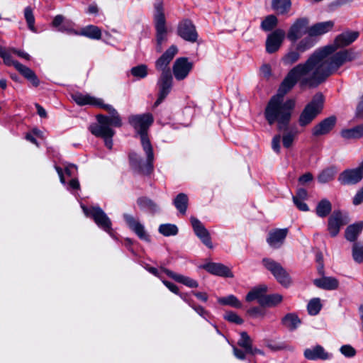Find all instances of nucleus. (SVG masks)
<instances>
[{
	"instance_id": "1",
	"label": "nucleus",
	"mask_w": 363,
	"mask_h": 363,
	"mask_svg": "<svg viewBox=\"0 0 363 363\" xmlns=\"http://www.w3.org/2000/svg\"><path fill=\"white\" fill-rule=\"evenodd\" d=\"M331 67L324 65V59L315 52L304 62L291 69L278 89V93L269 101L264 116L269 125L277 123L279 130H286L291 118L296 101L289 99L284 101V96L299 82L301 87H316L325 82L331 73Z\"/></svg>"
},
{
	"instance_id": "2",
	"label": "nucleus",
	"mask_w": 363,
	"mask_h": 363,
	"mask_svg": "<svg viewBox=\"0 0 363 363\" xmlns=\"http://www.w3.org/2000/svg\"><path fill=\"white\" fill-rule=\"evenodd\" d=\"M128 122L140 135L141 145L147 157L144 162L137 153L130 152L128 156L130 166L138 174L150 175L154 169L155 157L153 149L147 136V129L153 123V116L149 113L132 115L128 117Z\"/></svg>"
},
{
	"instance_id": "3",
	"label": "nucleus",
	"mask_w": 363,
	"mask_h": 363,
	"mask_svg": "<svg viewBox=\"0 0 363 363\" xmlns=\"http://www.w3.org/2000/svg\"><path fill=\"white\" fill-rule=\"evenodd\" d=\"M358 31L347 30L338 35L333 45H329L315 50L308 58H310L315 52H319L324 59V65L331 67V73L329 77L335 73L345 62H351L357 57V53L353 50H343L335 52L338 48L347 46L355 41L359 37Z\"/></svg>"
},
{
	"instance_id": "4",
	"label": "nucleus",
	"mask_w": 363,
	"mask_h": 363,
	"mask_svg": "<svg viewBox=\"0 0 363 363\" xmlns=\"http://www.w3.org/2000/svg\"><path fill=\"white\" fill-rule=\"evenodd\" d=\"M154 23L156 30V51L161 52L162 44L167 40V31L163 4L160 0H157L154 4Z\"/></svg>"
},
{
	"instance_id": "5",
	"label": "nucleus",
	"mask_w": 363,
	"mask_h": 363,
	"mask_svg": "<svg viewBox=\"0 0 363 363\" xmlns=\"http://www.w3.org/2000/svg\"><path fill=\"white\" fill-rule=\"evenodd\" d=\"M324 97L321 93L315 94L300 114L298 123L304 127L310 124L322 111Z\"/></svg>"
},
{
	"instance_id": "6",
	"label": "nucleus",
	"mask_w": 363,
	"mask_h": 363,
	"mask_svg": "<svg viewBox=\"0 0 363 363\" xmlns=\"http://www.w3.org/2000/svg\"><path fill=\"white\" fill-rule=\"evenodd\" d=\"M101 108L108 111L110 116H108L102 114L97 115L96 119L98 123H94V125L103 128H111V125L117 128L122 126V119L118 112L111 105L103 104Z\"/></svg>"
},
{
	"instance_id": "7",
	"label": "nucleus",
	"mask_w": 363,
	"mask_h": 363,
	"mask_svg": "<svg viewBox=\"0 0 363 363\" xmlns=\"http://www.w3.org/2000/svg\"><path fill=\"white\" fill-rule=\"evenodd\" d=\"M4 63L7 66H13L15 69L28 81H29L34 86H38L40 84V80L37 75L30 68L23 65L19 62L14 60L11 55L7 52L6 55L2 57Z\"/></svg>"
},
{
	"instance_id": "8",
	"label": "nucleus",
	"mask_w": 363,
	"mask_h": 363,
	"mask_svg": "<svg viewBox=\"0 0 363 363\" xmlns=\"http://www.w3.org/2000/svg\"><path fill=\"white\" fill-rule=\"evenodd\" d=\"M262 263L281 285L288 286L291 284L289 274L279 263L269 258L263 259Z\"/></svg>"
},
{
	"instance_id": "9",
	"label": "nucleus",
	"mask_w": 363,
	"mask_h": 363,
	"mask_svg": "<svg viewBox=\"0 0 363 363\" xmlns=\"http://www.w3.org/2000/svg\"><path fill=\"white\" fill-rule=\"evenodd\" d=\"M84 213L87 216L91 217L96 224L104 231L110 233L112 230V223L110 218L105 212L99 206L91 207L90 208H83Z\"/></svg>"
},
{
	"instance_id": "10",
	"label": "nucleus",
	"mask_w": 363,
	"mask_h": 363,
	"mask_svg": "<svg viewBox=\"0 0 363 363\" xmlns=\"http://www.w3.org/2000/svg\"><path fill=\"white\" fill-rule=\"evenodd\" d=\"M350 222L347 213L340 211H334L328 218V231L331 237L338 235L342 226Z\"/></svg>"
},
{
	"instance_id": "11",
	"label": "nucleus",
	"mask_w": 363,
	"mask_h": 363,
	"mask_svg": "<svg viewBox=\"0 0 363 363\" xmlns=\"http://www.w3.org/2000/svg\"><path fill=\"white\" fill-rule=\"evenodd\" d=\"M309 19L306 17L297 18L291 26L288 33L287 38L295 43L303 35L308 34Z\"/></svg>"
},
{
	"instance_id": "12",
	"label": "nucleus",
	"mask_w": 363,
	"mask_h": 363,
	"mask_svg": "<svg viewBox=\"0 0 363 363\" xmlns=\"http://www.w3.org/2000/svg\"><path fill=\"white\" fill-rule=\"evenodd\" d=\"M173 77L171 71L162 72L158 80L157 85L159 86L158 98L154 104V106H159L162 101L167 97L172 87Z\"/></svg>"
},
{
	"instance_id": "13",
	"label": "nucleus",
	"mask_w": 363,
	"mask_h": 363,
	"mask_svg": "<svg viewBox=\"0 0 363 363\" xmlns=\"http://www.w3.org/2000/svg\"><path fill=\"white\" fill-rule=\"evenodd\" d=\"M192 68L193 63L187 57H179L174 62L172 72L177 81H182L187 77Z\"/></svg>"
},
{
	"instance_id": "14",
	"label": "nucleus",
	"mask_w": 363,
	"mask_h": 363,
	"mask_svg": "<svg viewBox=\"0 0 363 363\" xmlns=\"http://www.w3.org/2000/svg\"><path fill=\"white\" fill-rule=\"evenodd\" d=\"M177 33L182 38L191 43H195L198 38L196 27L189 19H184L179 22Z\"/></svg>"
},
{
	"instance_id": "15",
	"label": "nucleus",
	"mask_w": 363,
	"mask_h": 363,
	"mask_svg": "<svg viewBox=\"0 0 363 363\" xmlns=\"http://www.w3.org/2000/svg\"><path fill=\"white\" fill-rule=\"evenodd\" d=\"M190 221L196 235L208 248H212L213 245L210 233L203 223L196 218L191 216Z\"/></svg>"
},
{
	"instance_id": "16",
	"label": "nucleus",
	"mask_w": 363,
	"mask_h": 363,
	"mask_svg": "<svg viewBox=\"0 0 363 363\" xmlns=\"http://www.w3.org/2000/svg\"><path fill=\"white\" fill-rule=\"evenodd\" d=\"M285 38V32L282 29H277L271 33L266 40V51L268 53L277 52L281 47Z\"/></svg>"
},
{
	"instance_id": "17",
	"label": "nucleus",
	"mask_w": 363,
	"mask_h": 363,
	"mask_svg": "<svg viewBox=\"0 0 363 363\" xmlns=\"http://www.w3.org/2000/svg\"><path fill=\"white\" fill-rule=\"evenodd\" d=\"M178 52L176 45L170 46L155 62V68L162 72L170 71L169 65Z\"/></svg>"
},
{
	"instance_id": "18",
	"label": "nucleus",
	"mask_w": 363,
	"mask_h": 363,
	"mask_svg": "<svg viewBox=\"0 0 363 363\" xmlns=\"http://www.w3.org/2000/svg\"><path fill=\"white\" fill-rule=\"evenodd\" d=\"M123 216L128 228L133 231L140 240L146 242L150 241V236L146 233L145 227L142 223L130 214L124 213Z\"/></svg>"
},
{
	"instance_id": "19",
	"label": "nucleus",
	"mask_w": 363,
	"mask_h": 363,
	"mask_svg": "<svg viewBox=\"0 0 363 363\" xmlns=\"http://www.w3.org/2000/svg\"><path fill=\"white\" fill-rule=\"evenodd\" d=\"M201 267L215 276L229 278L233 277L231 269L222 263L208 262L203 264Z\"/></svg>"
},
{
	"instance_id": "20",
	"label": "nucleus",
	"mask_w": 363,
	"mask_h": 363,
	"mask_svg": "<svg viewBox=\"0 0 363 363\" xmlns=\"http://www.w3.org/2000/svg\"><path fill=\"white\" fill-rule=\"evenodd\" d=\"M304 357L311 361L327 360L332 358V354L325 351L320 345L306 348L303 352Z\"/></svg>"
},
{
	"instance_id": "21",
	"label": "nucleus",
	"mask_w": 363,
	"mask_h": 363,
	"mask_svg": "<svg viewBox=\"0 0 363 363\" xmlns=\"http://www.w3.org/2000/svg\"><path fill=\"white\" fill-rule=\"evenodd\" d=\"M89 130L96 137L102 138L104 140L105 145L108 149L111 150L112 148V138L115 134V131L111 128H103L96 125H90Z\"/></svg>"
},
{
	"instance_id": "22",
	"label": "nucleus",
	"mask_w": 363,
	"mask_h": 363,
	"mask_svg": "<svg viewBox=\"0 0 363 363\" xmlns=\"http://www.w3.org/2000/svg\"><path fill=\"white\" fill-rule=\"evenodd\" d=\"M362 179L360 169L357 167L347 169L341 172L338 177V182L342 185H352L359 183Z\"/></svg>"
},
{
	"instance_id": "23",
	"label": "nucleus",
	"mask_w": 363,
	"mask_h": 363,
	"mask_svg": "<svg viewBox=\"0 0 363 363\" xmlns=\"http://www.w3.org/2000/svg\"><path fill=\"white\" fill-rule=\"evenodd\" d=\"M335 123V116H332L326 118L313 127L312 133L314 136H320L328 134L334 128Z\"/></svg>"
},
{
	"instance_id": "24",
	"label": "nucleus",
	"mask_w": 363,
	"mask_h": 363,
	"mask_svg": "<svg viewBox=\"0 0 363 363\" xmlns=\"http://www.w3.org/2000/svg\"><path fill=\"white\" fill-rule=\"evenodd\" d=\"M72 99L79 106L91 105L97 107L103 106L104 101L101 99L91 96L89 94H84L80 92L72 95Z\"/></svg>"
},
{
	"instance_id": "25",
	"label": "nucleus",
	"mask_w": 363,
	"mask_h": 363,
	"mask_svg": "<svg viewBox=\"0 0 363 363\" xmlns=\"http://www.w3.org/2000/svg\"><path fill=\"white\" fill-rule=\"evenodd\" d=\"M287 233V228L276 229L269 233L267 242L272 247L279 248L283 245Z\"/></svg>"
},
{
	"instance_id": "26",
	"label": "nucleus",
	"mask_w": 363,
	"mask_h": 363,
	"mask_svg": "<svg viewBox=\"0 0 363 363\" xmlns=\"http://www.w3.org/2000/svg\"><path fill=\"white\" fill-rule=\"evenodd\" d=\"M333 26L334 23L331 21L318 23L311 26H309L308 34L313 37V38L317 39L318 36L328 33L333 28Z\"/></svg>"
},
{
	"instance_id": "27",
	"label": "nucleus",
	"mask_w": 363,
	"mask_h": 363,
	"mask_svg": "<svg viewBox=\"0 0 363 363\" xmlns=\"http://www.w3.org/2000/svg\"><path fill=\"white\" fill-rule=\"evenodd\" d=\"M52 26L62 33H70L73 30L74 23L70 20L66 19L62 15H57L52 22Z\"/></svg>"
},
{
	"instance_id": "28",
	"label": "nucleus",
	"mask_w": 363,
	"mask_h": 363,
	"mask_svg": "<svg viewBox=\"0 0 363 363\" xmlns=\"http://www.w3.org/2000/svg\"><path fill=\"white\" fill-rule=\"evenodd\" d=\"M162 271L170 278H172L176 281L182 283L189 288H197L199 286L197 281L189 277L176 274L167 269H162Z\"/></svg>"
},
{
	"instance_id": "29",
	"label": "nucleus",
	"mask_w": 363,
	"mask_h": 363,
	"mask_svg": "<svg viewBox=\"0 0 363 363\" xmlns=\"http://www.w3.org/2000/svg\"><path fill=\"white\" fill-rule=\"evenodd\" d=\"M313 282L317 287L325 290H335L339 286V281L333 277H323L315 279Z\"/></svg>"
},
{
	"instance_id": "30",
	"label": "nucleus",
	"mask_w": 363,
	"mask_h": 363,
	"mask_svg": "<svg viewBox=\"0 0 363 363\" xmlns=\"http://www.w3.org/2000/svg\"><path fill=\"white\" fill-rule=\"evenodd\" d=\"M281 323L284 327L290 331H294L299 327L301 320L296 313H289L281 318Z\"/></svg>"
},
{
	"instance_id": "31",
	"label": "nucleus",
	"mask_w": 363,
	"mask_h": 363,
	"mask_svg": "<svg viewBox=\"0 0 363 363\" xmlns=\"http://www.w3.org/2000/svg\"><path fill=\"white\" fill-rule=\"evenodd\" d=\"M301 55L296 48H290L281 60L284 66L290 67L300 60Z\"/></svg>"
},
{
	"instance_id": "32",
	"label": "nucleus",
	"mask_w": 363,
	"mask_h": 363,
	"mask_svg": "<svg viewBox=\"0 0 363 363\" xmlns=\"http://www.w3.org/2000/svg\"><path fill=\"white\" fill-rule=\"evenodd\" d=\"M317 41L316 38H313L310 34H307L305 38L298 41L295 48L303 54L313 48Z\"/></svg>"
},
{
	"instance_id": "33",
	"label": "nucleus",
	"mask_w": 363,
	"mask_h": 363,
	"mask_svg": "<svg viewBox=\"0 0 363 363\" xmlns=\"http://www.w3.org/2000/svg\"><path fill=\"white\" fill-rule=\"evenodd\" d=\"M340 135L346 140L361 138L363 137V124L352 128L344 129L341 131Z\"/></svg>"
},
{
	"instance_id": "34",
	"label": "nucleus",
	"mask_w": 363,
	"mask_h": 363,
	"mask_svg": "<svg viewBox=\"0 0 363 363\" xmlns=\"http://www.w3.org/2000/svg\"><path fill=\"white\" fill-rule=\"evenodd\" d=\"M267 291L266 286H261L251 290L246 296V301L251 302L254 300H257L260 305V300L265 296V293Z\"/></svg>"
},
{
	"instance_id": "35",
	"label": "nucleus",
	"mask_w": 363,
	"mask_h": 363,
	"mask_svg": "<svg viewBox=\"0 0 363 363\" xmlns=\"http://www.w3.org/2000/svg\"><path fill=\"white\" fill-rule=\"evenodd\" d=\"M332 211V204L330 201L326 199L320 200L315 208V213L320 218H325Z\"/></svg>"
},
{
	"instance_id": "36",
	"label": "nucleus",
	"mask_w": 363,
	"mask_h": 363,
	"mask_svg": "<svg viewBox=\"0 0 363 363\" xmlns=\"http://www.w3.org/2000/svg\"><path fill=\"white\" fill-rule=\"evenodd\" d=\"M80 35L91 39L99 40L101 38V30L96 26L89 25L82 29Z\"/></svg>"
},
{
	"instance_id": "37",
	"label": "nucleus",
	"mask_w": 363,
	"mask_h": 363,
	"mask_svg": "<svg viewBox=\"0 0 363 363\" xmlns=\"http://www.w3.org/2000/svg\"><path fill=\"white\" fill-rule=\"evenodd\" d=\"M283 300V296L279 294H269L260 300V306L264 307H274L280 303Z\"/></svg>"
},
{
	"instance_id": "38",
	"label": "nucleus",
	"mask_w": 363,
	"mask_h": 363,
	"mask_svg": "<svg viewBox=\"0 0 363 363\" xmlns=\"http://www.w3.org/2000/svg\"><path fill=\"white\" fill-rule=\"evenodd\" d=\"M137 203L139 207L145 211L154 213L158 211V206L152 200L147 197L138 199Z\"/></svg>"
},
{
	"instance_id": "39",
	"label": "nucleus",
	"mask_w": 363,
	"mask_h": 363,
	"mask_svg": "<svg viewBox=\"0 0 363 363\" xmlns=\"http://www.w3.org/2000/svg\"><path fill=\"white\" fill-rule=\"evenodd\" d=\"M363 223H357L349 225L345 230V238L349 241H354L362 230Z\"/></svg>"
},
{
	"instance_id": "40",
	"label": "nucleus",
	"mask_w": 363,
	"mask_h": 363,
	"mask_svg": "<svg viewBox=\"0 0 363 363\" xmlns=\"http://www.w3.org/2000/svg\"><path fill=\"white\" fill-rule=\"evenodd\" d=\"M189 199L184 193L179 194L174 200V205L176 208L182 214H185L188 207Z\"/></svg>"
},
{
	"instance_id": "41",
	"label": "nucleus",
	"mask_w": 363,
	"mask_h": 363,
	"mask_svg": "<svg viewBox=\"0 0 363 363\" xmlns=\"http://www.w3.org/2000/svg\"><path fill=\"white\" fill-rule=\"evenodd\" d=\"M272 6L278 14H284L289 11L291 2V0H273Z\"/></svg>"
},
{
	"instance_id": "42",
	"label": "nucleus",
	"mask_w": 363,
	"mask_h": 363,
	"mask_svg": "<svg viewBox=\"0 0 363 363\" xmlns=\"http://www.w3.org/2000/svg\"><path fill=\"white\" fill-rule=\"evenodd\" d=\"M336 174L337 169L335 167H330L325 169L319 174L318 181L321 184L328 183L334 179Z\"/></svg>"
},
{
	"instance_id": "43",
	"label": "nucleus",
	"mask_w": 363,
	"mask_h": 363,
	"mask_svg": "<svg viewBox=\"0 0 363 363\" xmlns=\"http://www.w3.org/2000/svg\"><path fill=\"white\" fill-rule=\"evenodd\" d=\"M218 302L223 306H230L235 308H240L242 303L234 295H229L225 297L218 298Z\"/></svg>"
},
{
	"instance_id": "44",
	"label": "nucleus",
	"mask_w": 363,
	"mask_h": 363,
	"mask_svg": "<svg viewBox=\"0 0 363 363\" xmlns=\"http://www.w3.org/2000/svg\"><path fill=\"white\" fill-rule=\"evenodd\" d=\"M158 231L164 236L176 235L178 233V228L174 224L166 223L159 226Z\"/></svg>"
},
{
	"instance_id": "45",
	"label": "nucleus",
	"mask_w": 363,
	"mask_h": 363,
	"mask_svg": "<svg viewBox=\"0 0 363 363\" xmlns=\"http://www.w3.org/2000/svg\"><path fill=\"white\" fill-rule=\"evenodd\" d=\"M238 345L243 348L247 353L249 350H251L252 340L247 332L243 331L240 333V337L238 341Z\"/></svg>"
},
{
	"instance_id": "46",
	"label": "nucleus",
	"mask_w": 363,
	"mask_h": 363,
	"mask_svg": "<svg viewBox=\"0 0 363 363\" xmlns=\"http://www.w3.org/2000/svg\"><path fill=\"white\" fill-rule=\"evenodd\" d=\"M277 22L274 15H269L261 23V28L264 31H270L277 25Z\"/></svg>"
},
{
	"instance_id": "47",
	"label": "nucleus",
	"mask_w": 363,
	"mask_h": 363,
	"mask_svg": "<svg viewBox=\"0 0 363 363\" xmlns=\"http://www.w3.org/2000/svg\"><path fill=\"white\" fill-rule=\"evenodd\" d=\"M322 308V304L319 298H312L308 303L307 310L310 315H317Z\"/></svg>"
},
{
	"instance_id": "48",
	"label": "nucleus",
	"mask_w": 363,
	"mask_h": 363,
	"mask_svg": "<svg viewBox=\"0 0 363 363\" xmlns=\"http://www.w3.org/2000/svg\"><path fill=\"white\" fill-rule=\"evenodd\" d=\"M130 73L138 79H143L146 77L148 74L147 66L143 64L133 67L130 69Z\"/></svg>"
},
{
	"instance_id": "49",
	"label": "nucleus",
	"mask_w": 363,
	"mask_h": 363,
	"mask_svg": "<svg viewBox=\"0 0 363 363\" xmlns=\"http://www.w3.org/2000/svg\"><path fill=\"white\" fill-rule=\"evenodd\" d=\"M24 17L28 24V28L35 32V17L33 15V9L30 6H27L24 9Z\"/></svg>"
},
{
	"instance_id": "50",
	"label": "nucleus",
	"mask_w": 363,
	"mask_h": 363,
	"mask_svg": "<svg viewBox=\"0 0 363 363\" xmlns=\"http://www.w3.org/2000/svg\"><path fill=\"white\" fill-rule=\"evenodd\" d=\"M352 257L355 262L361 263L363 262V246L359 243H354L352 247Z\"/></svg>"
},
{
	"instance_id": "51",
	"label": "nucleus",
	"mask_w": 363,
	"mask_h": 363,
	"mask_svg": "<svg viewBox=\"0 0 363 363\" xmlns=\"http://www.w3.org/2000/svg\"><path fill=\"white\" fill-rule=\"evenodd\" d=\"M296 133L287 132L283 135L282 143L283 145L286 148H289L294 140Z\"/></svg>"
},
{
	"instance_id": "52",
	"label": "nucleus",
	"mask_w": 363,
	"mask_h": 363,
	"mask_svg": "<svg viewBox=\"0 0 363 363\" xmlns=\"http://www.w3.org/2000/svg\"><path fill=\"white\" fill-rule=\"evenodd\" d=\"M224 318L229 322L238 325L243 323V320L237 313L232 311L227 312L224 315Z\"/></svg>"
},
{
	"instance_id": "53",
	"label": "nucleus",
	"mask_w": 363,
	"mask_h": 363,
	"mask_svg": "<svg viewBox=\"0 0 363 363\" xmlns=\"http://www.w3.org/2000/svg\"><path fill=\"white\" fill-rule=\"evenodd\" d=\"M340 351L346 357H352L356 354L355 349L350 345H342Z\"/></svg>"
},
{
	"instance_id": "54",
	"label": "nucleus",
	"mask_w": 363,
	"mask_h": 363,
	"mask_svg": "<svg viewBox=\"0 0 363 363\" xmlns=\"http://www.w3.org/2000/svg\"><path fill=\"white\" fill-rule=\"evenodd\" d=\"M280 142H281V135H276L273 137L272 140V150L277 152L279 153L281 147H280Z\"/></svg>"
},
{
	"instance_id": "55",
	"label": "nucleus",
	"mask_w": 363,
	"mask_h": 363,
	"mask_svg": "<svg viewBox=\"0 0 363 363\" xmlns=\"http://www.w3.org/2000/svg\"><path fill=\"white\" fill-rule=\"evenodd\" d=\"M191 308H193L200 316L205 319H207V318L209 317V312L206 311L203 306L196 305V303H194Z\"/></svg>"
},
{
	"instance_id": "56",
	"label": "nucleus",
	"mask_w": 363,
	"mask_h": 363,
	"mask_svg": "<svg viewBox=\"0 0 363 363\" xmlns=\"http://www.w3.org/2000/svg\"><path fill=\"white\" fill-rule=\"evenodd\" d=\"M293 201L300 211H308L309 210L308 205L303 200L298 199L297 197H293Z\"/></svg>"
},
{
	"instance_id": "57",
	"label": "nucleus",
	"mask_w": 363,
	"mask_h": 363,
	"mask_svg": "<svg viewBox=\"0 0 363 363\" xmlns=\"http://www.w3.org/2000/svg\"><path fill=\"white\" fill-rule=\"evenodd\" d=\"M363 202V186L357 192L353 198V204L359 205Z\"/></svg>"
},
{
	"instance_id": "58",
	"label": "nucleus",
	"mask_w": 363,
	"mask_h": 363,
	"mask_svg": "<svg viewBox=\"0 0 363 363\" xmlns=\"http://www.w3.org/2000/svg\"><path fill=\"white\" fill-rule=\"evenodd\" d=\"M162 282L172 293L179 294V290L176 284L167 280H163Z\"/></svg>"
},
{
	"instance_id": "59",
	"label": "nucleus",
	"mask_w": 363,
	"mask_h": 363,
	"mask_svg": "<svg viewBox=\"0 0 363 363\" xmlns=\"http://www.w3.org/2000/svg\"><path fill=\"white\" fill-rule=\"evenodd\" d=\"M179 296V297L185 302L191 308L194 304V301L191 299L189 296V295L187 293H179L177 294Z\"/></svg>"
},
{
	"instance_id": "60",
	"label": "nucleus",
	"mask_w": 363,
	"mask_h": 363,
	"mask_svg": "<svg viewBox=\"0 0 363 363\" xmlns=\"http://www.w3.org/2000/svg\"><path fill=\"white\" fill-rule=\"evenodd\" d=\"M233 354L235 356L236 358L243 360L245 359V354H247L245 350H242L240 349H238V347L233 346Z\"/></svg>"
},
{
	"instance_id": "61",
	"label": "nucleus",
	"mask_w": 363,
	"mask_h": 363,
	"mask_svg": "<svg viewBox=\"0 0 363 363\" xmlns=\"http://www.w3.org/2000/svg\"><path fill=\"white\" fill-rule=\"evenodd\" d=\"M313 178V177L312 174L310 172H308V173H306V174H303L302 176H301L298 179V182L301 184H305L312 181Z\"/></svg>"
},
{
	"instance_id": "62",
	"label": "nucleus",
	"mask_w": 363,
	"mask_h": 363,
	"mask_svg": "<svg viewBox=\"0 0 363 363\" xmlns=\"http://www.w3.org/2000/svg\"><path fill=\"white\" fill-rule=\"evenodd\" d=\"M248 313L250 315L254 316V317H257L259 315L264 316V311L258 307H253V308L249 309Z\"/></svg>"
},
{
	"instance_id": "63",
	"label": "nucleus",
	"mask_w": 363,
	"mask_h": 363,
	"mask_svg": "<svg viewBox=\"0 0 363 363\" xmlns=\"http://www.w3.org/2000/svg\"><path fill=\"white\" fill-rule=\"evenodd\" d=\"M77 170V166L73 164H69L67 166L65 167V173L69 177L74 175Z\"/></svg>"
},
{
	"instance_id": "64",
	"label": "nucleus",
	"mask_w": 363,
	"mask_h": 363,
	"mask_svg": "<svg viewBox=\"0 0 363 363\" xmlns=\"http://www.w3.org/2000/svg\"><path fill=\"white\" fill-rule=\"evenodd\" d=\"M357 115L358 117L363 118V94L360 97V101L357 107Z\"/></svg>"
}]
</instances>
